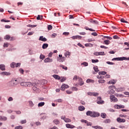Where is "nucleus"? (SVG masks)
<instances>
[{"label":"nucleus","mask_w":129,"mask_h":129,"mask_svg":"<svg viewBox=\"0 0 129 129\" xmlns=\"http://www.w3.org/2000/svg\"><path fill=\"white\" fill-rule=\"evenodd\" d=\"M20 85H21V86L31 87V86H33V85H35V83L24 82H21L20 83Z\"/></svg>","instance_id":"obj_1"},{"label":"nucleus","mask_w":129,"mask_h":129,"mask_svg":"<svg viewBox=\"0 0 129 129\" xmlns=\"http://www.w3.org/2000/svg\"><path fill=\"white\" fill-rule=\"evenodd\" d=\"M21 67V63H16V62H12L11 64V68H15V67L18 68Z\"/></svg>","instance_id":"obj_2"},{"label":"nucleus","mask_w":129,"mask_h":129,"mask_svg":"<svg viewBox=\"0 0 129 129\" xmlns=\"http://www.w3.org/2000/svg\"><path fill=\"white\" fill-rule=\"evenodd\" d=\"M110 99L111 100V102H117V101H118L117 100V98L115 97V96L114 95H110Z\"/></svg>","instance_id":"obj_3"},{"label":"nucleus","mask_w":129,"mask_h":129,"mask_svg":"<svg viewBox=\"0 0 129 129\" xmlns=\"http://www.w3.org/2000/svg\"><path fill=\"white\" fill-rule=\"evenodd\" d=\"M125 59V57H115L112 59V61H123Z\"/></svg>","instance_id":"obj_4"},{"label":"nucleus","mask_w":129,"mask_h":129,"mask_svg":"<svg viewBox=\"0 0 129 129\" xmlns=\"http://www.w3.org/2000/svg\"><path fill=\"white\" fill-rule=\"evenodd\" d=\"M98 101L97 102V103H98V104H104V101L101 100V97H98Z\"/></svg>","instance_id":"obj_5"},{"label":"nucleus","mask_w":129,"mask_h":129,"mask_svg":"<svg viewBox=\"0 0 129 129\" xmlns=\"http://www.w3.org/2000/svg\"><path fill=\"white\" fill-rule=\"evenodd\" d=\"M88 95H90V96H98L99 94L98 93H92V92H88L87 93Z\"/></svg>","instance_id":"obj_6"},{"label":"nucleus","mask_w":129,"mask_h":129,"mask_svg":"<svg viewBox=\"0 0 129 129\" xmlns=\"http://www.w3.org/2000/svg\"><path fill=\"white\" fill-rule=\"evenodd\" d=\"M61 88L62 90L64 91L65 89H67V88H69V86L68 85L63 84L61 86Z\"/></svg>","instance_id":"obj_7"},{"label":"nucleus","mask_w":129,"mask_h":129,"mask_svg":"<svg viewBox=\"0 0 129 129\" xmlns=\"http://www.w3.org/2000/svg\"><path fill=\"white\" fill-rule=\"evenodd\" d=\"M86 115L91 116V117H93V112L91 111H88L86 112Z\"/></svg>","instance_id":"obj_8"},{"label":"nucleus","mask_w":129,"mask_h":129,"mask_svg":"<svg viewBox=\"0 0 129 129\" xmlns=\"http://www.w3.org/2000/svg\"><path fill=\"white\" fill-rule=\"evenodd\" d=\"M100 115V114L97 112H93V117H98Z\"/></svg>","instance_id":"obj_9"},{"label":"nucleus","mask_w":129,"mask_h":129,"mask_svg":"<svg viewBox=\"0 0 129 129\" xmlns=\"http://www.w3.org/2000/svg\"><path fill=\"white\" fill-rule=\"evenodd\" d=\"M44 62L45 63H49L50 62H53V59L49 57H47L44 59Z\"/></svg>","instance_id":"obj_10"},{"label":"nucleus","mask_w":129,"mask_h":129,"mask_svg":"<svg viewBox=\"0 0 129 129\" xmlns=\"http://www.w3.org/2000/svg\"><path fill=\"white\" fill-rule=\"evenodd\" d=\"M10 83L11 85L15 86V85H17V84H18V81H17L16 80L12 81L11 82H10Z\"/></svg>","instance_id":"obj_11"},{"label":"nucleus","mask_w":129,"mask_h":129,"mask_svg":"<svg viewBox=\"0 0 129 129\" xmlns=\"http://www.w3.org/2000/svg\"><path fill=\"white\" fill-rule=\"evenodd\" d=\"M39 40V41H42L43 42L47 41L46 38L44 37V36H40Z\"/></svg>","instance_id":"obj_12"},{"label":"nucleus","mask_w":129,"mask_h":129,"mask_svg":"<svg viewBox=\"0 0 129 129\" xmlns=\"http://www.w3.org/2000/svg\"><path fill=\"white\" fill-rule=\"evenodd\" d=\"M66 127L68 128H75V126L72 125V124H66Z\"/></svg>","instance_id":"obj_13"},{"label":"nucleus","mask_w":129,"mask_h":129,"mask_svg":"<svg viewBox=\"0 0 129 129\" xmlns=\"http://www.w3.org/2000/svg\"><path fill=\"white\" fill-rule=\"evenodd\" d=\"M117 122H125V119H121L120 118H117Z\"/></svg>","instance_id":"obj_14"},{"label":"nucleus","mask_w":129,"mask_h":129,"mask_svg":"<svg viewBox=\"0 0 129 129\" xmlns=\"http://www.w3.org/2000/svg\"><path fill=\"white\" fill-rule=\"evenodd\" d=\"M90 23H92V24H95L96 25H98V22L96 20H93L92 19H90L89 20Z\"/></svg>","instance_id":"obj_15"},{"label":"nucleus","mask_w":129,"mask_h":129,"mask_svg":"<svg viewBox=\"0 0 129 129\" xmlns=\"http://www.w3.org/2000/svg\"><path fill=\"white\" fill-rule=\"evenodd\" d=\"M0 69L2 71H5V70H6V66H5V64H1Z\"/></svg>","instance_id":"obj_16"},{"label":"nucleus","mask_w":129,"mask_h":129,"mask_svg":"<svg viewBox=\"0 0 129 129\" xmlns=\"http://www.w3.org/2000/svg\"><path fill=\"white\" fill-rule=\"evenodd\" d=\"M84 29H85V30H87V31H91V32H95V30H94L92 28H88V27H85L84 28Z\"/></svg>","instance_id":"obj_17"},{"label":"nucleus","mask_w":129,"mask_h":129,"mask_svg":"<svg viewBox=\"0 0 129 129\" xmlns=\"http://www.w3.org/2000/svg\"><path fill=\"white\" fill-rule=\"evenodd\" d=\"M53 123H55V124H60V121L57 119H55L53 120Z\"/></svg>","instance_id":"obj_18"},{"label":"nucleus","mask_w":129,"mask_h":129,"mask_svg":"<svg viewBox=\"0 0 129 129\" xmlns=\"http://www.w3.org/2000/svg\"><path fill=\"white\" fill-rule=\"evenodd\" d=\"M45 105V102H41L38 104V107H41L42 106H44Z\"/></svg>","instance_id":"obj_19"},{"label":"nucleus","mask_w":129,"mask_h":129,"mask_svg":"<svg viewBox=\"0 0 129 129\" xmlns=\"http://www.w3.org/2000/svg\"><path fill=\"white\" fill-rule=\"evenodd\" d=\"M49 46V44L47 43H44L42 45V49H46V48H48Z\"/></svg>","instance_id":"obj_20"},{"label":"nucleus","mask_w":129,"mask_h":129,"mask_svg":"<svg viewBox=\"0 0 129 129\" xmlns=\"http://www.w3.org/2000/svg\"><path fill=\"white\" fill-rule=\"evenodd\" d=\"M53 77L55 79H57V80H60V76L57 75H53Z\"/></svg>","instance_id":"obj_21"},{"label":"nucleus","mask_w":129,"mask_h":129,"mask_svg":"<svg viewBox=\"0 0 129 129\" xmlns=\"http://www.w3.org/2000/svg\"><path fill=\"white\" fill-rule=\"evenodd\" d=\"M1 75H10L11 74L10 73H8L7 72H3L2 73H1Z\"/></svg>","instance_id":"obj_22"},{"label":"nucleus","mask_w":129,"mask_h":129,"mask_svg":"<svg viewBox=\"0 0 129 129\" xmlns=\"http://www.w3.org/2000/svg\"><path fill=\"white\" fill-rule=\"evenodd\" d=\"M59 67H61L62 69H63L64 70H68V68H67V67L65 66H63V65H60Z\"/></svg>","instance_id":"obj_23"},{"label":"nucleus","mask_w":129,"mask_h":129,"mask_svg":"<svg viewBox=\"0 0 129 129\" xmlns=\"http://www.w3.org/2000/svg\"><path fill=\"white\" fill-rule=\"evenodd\" d=\"M87 83H94V80H91V79H88L87 80V81H86Z\"/></svg>","instance_id":"obj_24"},{"label":"nucleus","mask_w":129,"mask_h":129,"mask_svg":"<svg viewBox=\"0 0 129 129\" xmlns=\"http://www.w3.org/2000/svg\"><path fill=\"white\" fill-rule=\"evenodd\" d=\"M71 55V52H69V51H67V52H66L64 53V56L65 57H68V56H70Z\"/></svg>","instance_id":"obj_25"},{"label":"nucleus","mask_w":129,"mask_h":129,"mask_svg":"<svg viewBox=\"0 0 129 129\" xmlns=\"http://www.w3.org/2000/svg\"><path fill=\"white\" fill-rule=\"evenodd\" d=\"M85 109V107L83 106H81L79 107V110H80L81 111H82L83 110H84Z\"/></svg>","instance_id":"obj_26"},{"label":"nucleus","mask_w":129,"mask_h":129,"mask_svg":"<svg viewBox=\"0 0 129 129\" xmlns=\"http://www.w3.org/2000/svg\"><path fill=\"white\" fill-rule=\"evenodd\" d=\"M115 92V91L114 90L111 89V90H109V94H114V93Z\"/></svg>","instance_id":"obj_27"},{"label":"nucleus","mask_w":129,"mask_h":129,"mask_svg":"<svg viewBox=\"0 0 129 129\" xmlns=\"http://www.w3.org/2000/svg\"><path fill=\"white\" fill-rule=\"evenodd\" d=\"M85 47H93V44L92 43H87L85 44Z\"/></svg>","instance_id":"obj_28"},{"label":"nucleus","mask_w":129,"mask_h":129,"mask_svg":"<svg viewBox=\"0 0 129 129\" xmlns=\"http://www.w3.org/2000/svg\"><path fill=\"white\" fill-rule=\"evenodd\" d=\"M80 81H81L79 83V85H80V86H82V85H83V84H84V82L82 81V78H80Z\"/></svg>","instance_id":"obj_29"},{"label":"nucleus","mask_w":129,"mask_h":129,"mask_svg":"<svg viewBox=\"0 0 129 129\" xmlns=\"http://www.w3.org/2000/svg\"><path fill=\"white\" fill-rule=\"evenodd\" d=\"M101 116L102 118H106V114L105 113H102L101 114Z\"/></svg>","instance_id":"obj_30"},{"label":"nucleus","mask_w":129,"mask_h":129,"mask_svg":"<svg viewBox=\"0 0 129 129\" xmlns=\"http://www.w3.org/2000/svg\"><path fill=\"white\" fill-rule=\"evenodd\" d=\"M105 74H106V72L104 71L99 72V75H105Z\"/></svg>","instance_id":"obj_31"},{"label":"nucleus","mask_w":129,"mask_h":129,"mask_svg":"<svg viewBox=\"0 0 129 129\" xmlns=\"http://www.w3.org/2000/svg\"><path fill=\"white\" fill-rule=\"evenodd\" d=\"M29 106H30V107H33V106H34V103H33V101H29Z\"/></svg>","instance_id":"obj_32"},{"label":"nucleus","mask_w":129,"mask_h":129,"mask_svg":"<svg viewBox=\"0 0 129 129\" xmlns=\"http://www.w3.org/2000/svg\"><path fill=\"white\" fill-rule=\"evenodd\" d=\"M64 121H65V122H71V119H70L68 118H66L64 119Z\"/></svg>","instance_id":"obj_33"},{"label":"nucleus","mask_w":129,"mask_h":129,"mask_svg":"<svg viewBox=\"0 0 129 129\" xmlns=\"http://www.w3.org/2000/svg\"><path fill=\"white\" fill-rule=\"evenodd\" d=\"M113 39H114V40H117L120 39V38H119L117 35H114L113 36Z\"/></svg>","instance_id":"obj_34"},{"label":"nucleus","mask_w":129,"mask_h":129,"mask_svg":"<svg viewBox=\"0 0 129 129\" xmlns=\"http://www.w3.org/2000/svg\"><path fill=\"white\" fill-rule=\"evenodd\" d=\"M98 83H99V84H100V83H101V84H102V83H105V80H102V79L99 80H98Z\"/></svg>","instance_id":"obj_35"},{"label":"nucleus","mask_w":129,"mask_h":129,"mask_svg":"<svg viewBox=\"0 0 129 129\" xmlns=\"http://www.w3.org/2000/svg\"><path fill=\"white\" fill-rule=\"evenodd\" d=\"M37 26V25H31L29 24L27 25V27H29V28H35Z\"/></svg>","instance_id":"obj_36"},{"label":"nucleus","mask_w":129,"mask_h":129,"mask_svg":"<svg viewBox=\"0 0 129 129\" xmlns=\"http://www.w3.org/2000/svg\"><path fill=\"white\" fill-rule=\"evenodd\" d=\"M104 44L105 45H109V43H110V41L109 40H105L104 41Z\"/></svg>","instance_id":"obj_37"},{"label":"nucleus","mask_w":129,"mask_h":129,"mask_svg":"<svg viewBox=\"0 0 129 129\" xmlns=\"http://www.w3.org/2000/svg\"><path fill=\"white\" fill-rule=\"evenodd\" d=\"M120 22L121 23H125L126 24H127V23H128L127 22V21H125L123 18H121L120 19Z\"/></svg>","instance_id":"obj_38"},{"label":"nucleus","mask_w":129,"mask_h":129,"mask_svg":"<svg viewBox=\"0 0 129 129\" xmlns=\"http://www.w3.org/2000/svg\"><path fill=\"white\" fill-rule=\"evenodd\" d=\"M59 62H64V61H65V57H60L59 58Z\"/></svg>","instance_id":"obj_39"},{"label":"nucleus","mask_w":129,"mask_h":129,"mask_svg":"<svg viewBox=\"0 0 129 129\" xmlns=\"http://www.w3.org/2000/svg\"><path fill=\"white\" fill-rule=\"evenodd\" d=\"M10 38L11 36L10 35H6L4 38L5 40H10Z\"/></svg>","instance_id":"obj_40"},{"label":"nucleus","mask_w":129,"mask_h":129,"mask_svg":"<svg viewBox=\"0 0 129 129\" xmlns=\"http://www.w3.org/2000/svg\"><path fill=\"white\" fill-rule=\"evenodd\" d=\"M111 120L109 119H106L104 120L105 123H109L110 122Z\"/></svg>","instance_id":"obj_41"},{"label":"nucleus","mask_w":129,"mask_h":129,"mask_svg":"<svg viewBox=\"0 0 129 129\" xmlns=\"http://www.w3.org/2000/svg\"><path fill=\"white\" fill-rule=\"evenodd\" d=\"M72 90L73 91H77V90H78V89H77V87H72Z\"/></svg>","instance_id":"obj_42"},{"label":"nucleus","mask_w":129,"mask_h":129,"mask_svg":"<svg viewBox=\"0 0 129 129\" xmlns=\"http://www.w3.org/2000/svg\"><path fill=\"white\" fill-rule=\"evenodd\" d=\"M97 78L98 79H103L104 78V77L100 76V75H99V76H97Z\"/></svg>","instance_id":"obj_43"},{"label":"nucleus","mask_w":129,"mask_h":129,"mask_svg":"<svg viewBox=\"0 0 129 129\" xmlns=\"http://www.w3.org/2000/svg\"><path fill=\"white\" fill-rule=\"evenodd\" d=\"M47 29L48 30H52L53 29V26L51 25H48Z\"/></svg>","instance_id":"obj_44"},{"label":"nucleus","mask_w":129,"mask_h":129,"mask_svg":"<svg viewBox=\"0 0 129 129\" xmlns=\"http://www.w3.org/2000/svg\"><path fill=\"white\" fill-rule=\"evenodd\" d=\"M92 63H97L99 62V60L98 59H92Z\"/></svg>","instance_id":"obj_45"},{"label":"nucleus","mask_w":129,"mask_h":129,"mask_svg":"<svg viewBox=\"0 0 129 129\" xmlns=\"http://www.w3.org/2000/svg\"><path fill=\"white\" fill-rule=\"evenodd\" d=\"M93 69L94 70L95 72H98V71H99V70H98V68H97V67H94L93 68Z\"/></svg>","instance_id":"obj_46"},{"label":"nucleus","mask_w":129,"mask_h":129,"mask_svg":"<svg viewBox=\"0 0 129 129\" xmlns=\"http://www.w3.org/2000/svg\"><path fill=\"white\" fill-rule=\"evenodd\" d=\"M106 63L107 64H108V65H114V63L112 62L107 61Z\"/></svg>","instance_id":"obj_47"},{"label":"nucleus","mask_w":129,"mask_h":129,"mask_svg":"<svg viewBox=\"0 0 129 129\" xmlns=\"http://www.w3.org/2000/svg\"><path fill=\"white\" fill-rule=\"evenodd\" d=\"M1 22H4L5 23H10V20H7V21H6V20H5V19H2L1 20Z\"/></svg>","instance_id":"obj_48"},{"label":"nucleus","mask_w":129,"mask_h":129,"mask_svg":"<svg viewBox=\"0 0 129 129\" xmlns=\"http://www.w3.org/2000/svg\"><path fill=\"white\" fill-rule=\"evenodd\" d=\"M15 129H23V126H17L15 127Z\"/></svg>","instance_id":"obj_49"},{"label":"nucleus","mask_w":129,"mask_h":129,"mask_svg":"<svg viewBox=\"0 0 129 129\" xmlns=\"http://www.w3.org/2000/svg\"><path fill=\"white\" fill-rule=\"evenodd\" d=\"M109 89H115V86H109Z\"/></svg>","instance_id":"obj_50"},{"label":"nucleus","mask_w":129,"mask_h":129,"mask_svg":"<svg viewBox=\"0 0 129 129\" xmlns=\"http://www.w3.org/2000/svg\"><path fill=\"white\" fill-rule=\"evenodd\" d=\"M26 122H27V120L26 119L22 120L21 121V123H22V124H24V123H26Z\"/></svg>","instance_id":"obj_51"},{"label":"nucleus","mask_w":129,"mask_h":129,"mask_svg":"<svg viewBox=\"0 0 129 129\" xmlns=\"http://www.w3.org/2000/svg\"><path fill=\"white\" fill-rule=\"evenodd\" d=\"M40 59H42V60L43 59H45V55H44L43 54H41L40 56Z\"/></svg>","instance_id":"obj_52"},{"label":"nucleus","mask_w":129,"mask_h":129,"mask_svg":"<svg viewBox=\"0 0 129 129\" xmlns=\"http://www.w3.org/2000/svg\"><path fill=\"white\" fill-rule=\"evenodd\" d=\"M115 84L114 82L112 81H110L108 82V84H112L113 85V84Z\"/></svg>","instance_id":"obj_53"},{"label":"nucleus","mask_w":129,"mask_h":129,"mask_svg":"<svg viewBox=\"0 0 129 129\" xmlns=\"http://www.w3.org/2000/svg\"><path fill=\"white\" fill-rule=\"evenodd\" d=\"M104 55V52H103V51L99 52V55Z\"/></svg>","instance_id":"obj_54"},{"label":"nucleus","mask_w":129,"mask_h":129,"mask_svg":"<svg viewBox=\"0 0 129 129\" xmlns=\"http://www.w3.org/2000/svg\"><path fill=\"white\" fill-rule=\"evenodd\" d=\"M91 35H92V36H97L98 34H97V33H96V32H93L91 33Z\"/></svg>","instance_id":"obj_55"},{"label":"nucleus","mask_w":129,"mask_h":129,"mask_svg":"<svg viewBox=\"0 0 129 129\" xmlns=\"http://www.w3.org/2000/svg\"><path fill=\"white\" fill-rule=\"evenodd\" d=\"M19 72L21 74H24V70H23L22 69H20Z\"/></svg>","instance_id":"obj_56"},{"label":"nucleus","mask_w":129,"mask_h":129,"mask_svg":"<svg viewBox=\"0 0 129 129\" xmlns=\"http://www.w3.org/2000/svg\"><path fill=\"white\" fill-rule=\"evenodd\" d=\"M8 119V118L6 116H2V120L6 121Z\"/></svg>","instance_id":"obj_57"},{"label":"nucleus","mask_w":129,"mask_h":129,"mask_svg":"<svg viewBox=\"0 0 129 129\" xmlns=\"http://www.w3.org/2000/svg\"><path fill=\"white\" fill-rule=\"evenodd\" d=\"M82 65H84V66H88V63L87 62H84L82 63Z\"/></svg>","instance_id":"obj_58"},{"label":"nucleus","mask_w":129,"mask_h":129,"mask_svg":"<svg viewBox=\"0 0 129 129\" xmlns=\"http://www.w3.org/2000/svg\"><path fill=\"white\" fill-rule=\"evenodd\" d=\"M13 100H14V99L12 97H10L8 98V101H13Z\"/></svg>","instance_id":"obj_59"},{"label":"nucleus","mask_w":129,"mask_h":129,"mask_svg":"<svg viewBox=\"0 0 129 129\" xmlns=\"http://www.w3.org/2000/svg\"><path fill=\"white\" fill-rule=\"evenodd\" d=\"M78 45L79 46V47H81V48H84V46H83L81 43H78Z\"/></svg>","instance_id":"obj_60"},{"label":"nucleus","mask_w":129,"mask_h":129,"mask_svg":"<svg viewBox=\"0 0 129 129\" xmlns=\"http://www.w3.org/2000/svg\"><path fill=\"white\" fill-rule=\"evenodd\" d=\"M66 81V78H62V79L60 80V82H64V81Z\"/></svg>","instance_id":"obj_61"},{"label":"nucleus","mask_w":129,"mask_h":129,"mask_svg":"<svg viewBox=\"0 0 129 129\" xmlns=\"http://www.w3.org/2000/svg\"><path fill=\"white\" fill-rule=\"evenodd\" d=\"M69 32H63V35H64V36H68L69 35Z\"/></svg>","instance_id":"obj_62"},{"label":"nucleus","mask_w":129,"mask_h":129,"mask_svg":"<svg viewBox=\"0 0 129 129\" xmlns=\"http://www.w3.org/2000/svg\"><path fill=\"white\" fill-rule=\"evenodd\" d=\"M66 92H67V94H71V93H72V91H69V90L66 91Z\"/></svg>","instance_id":"obj_63"},{"label":"nucleus","mask_w":129,"mask_h":129,"mask_svg":"<svg viewBox=\"0 0 129 129\" xmlns=\"http://www.w3.org/2000/svg\"><path fill=\"white\" fill-rule=\"evenodd\" d=\"M57 102H62V99H58L56 100Z\"/></svg>","instance_id":"obj_64"}]
</instances>
